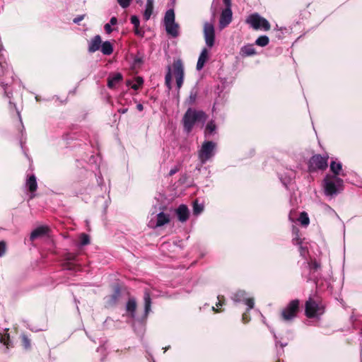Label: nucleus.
<instances>
[{
  "label": "nucleus",
  "instance_id": "1",
  "mask_svg": "<svg viewBox=\"0 0 362 362\" xmlns=\"http://www.w3.org/2000/svg\"><path fill=\"white\" fill-rule=\"evenodd\" d=\"M206 115L202 110H197L189 108L184 115L182 122L185 130L189 133L197 122H202L203 124L206 120Z\"/></svg>",
  "mask_w": 362,
  "mask_h": 362
},
{
  "label": "nucleus",
  "instance_id": "2",
  "mask_svg": "<svg viewBox=\"0 0 362 362\" xmlns=\"http://www.w3.org/2000/svg\"><path fill=\"white\" fill-rule=\"evenodd\" d=\"M324 188L326 195L337 194L343 189V180L337 176L327 175L324 180Z\"/></svg>",
  "mask_w": 362,
  "mask_h": 362
},
{
  "label": "nucleus",
  "instance_id": "3",
  "mask_svg": "<svg viewBox=\"0 0 362 362\" xmlns=\"http://www.w3.org/2000/svg\"><path fill=\"white\" fill-rule=\"evenodd\" d=\"M216 143L211 141H204L198 151V157L202 164L206 163L215 154Z\"/></svg>",
  "mask_w": 362,
  "mask_h": 362
},
{
  "label": "nucleus",
  "instance_id": "4",
  "mask_svg": "<svg viewBox=\"0 0 362 362\" xmlns=\"http://www.w3.org/2000/svg\"><path fill=\"white\" fill-rule=\"evenodd\" d=\"M246 23L255 30L267 31L271 28L269 21L258 13L250 15L246 19Z\"/></svg>",
  "mask_w": 362,
  "mask_h": 362
},
{
  "label": "nucleus",
  "instance_id": "5",
  "mask_svg": "<svg viewBox=\"0 0 362 362\" xmlns=\"http://www.w3.org/2000/svg\"><path fill=\"white\" fill-rule=\"evenodd\" d=\"M329 156L327 155L321 156L316 154L313 156L308 163L309 171L313 172L317 170H324L328 166Z\"/></svg>",
  "mask_w": 362,
  "mask_h": 362
},
{
  "label": "nucleus",
  "instance_id": "6",
  "mask_svg": "<svg viewBox=\"0 0 362 362\" xmlns=\"http://www.w3.org/2000/svg\"><path fill=\"white\" fill-rule=\"evenodd\" d=\"M305 313L308 317H314L324 313V306L320 303L310 298L305 303Z\"/></svg>",
  "mask_w": 362,
  "mask_h": 362
},
{
  "label": "nucleus",
  "instance_id": "7",
  "mask_svg": "<svg viewBox=\"0 0 362 362\" xmlns=\"http://www.w3.org/2000/svg\"><path fill=\"white\" fill-rule=\"evenodd\" d=\"M299 300L297 299L292 300L282 310L281 317L285 321H290L293 320L299 310Z\"/></svg>",
  "mask_w": 362,
  "mask_h": 362
},
{
  "label": "nucleus",
  "instance_id": "8",
  "mask_svg": "<svg viewBox=\"0 0 362 362\" xmlns=\"http://www.w3.org/2000/svg\"><path fill=\"white\" fill-rule=\"evenodd\" d=\"M204 37L206 46L211 48L215 42V30L213 23L209 22L204 23Z\"/></svg>",
  "mask_w": 362,
  "mask_h": 362
},
{
  "label": "nucleus",
  "instance_id": "9",
  "mask_svg": "<svg viewBox=\"0 0 362 362\" xmlns=\"http://www.w3.org/2000/svg\"><path fill=\"white\" fill-rule=\"evenodd\" d=\"M173 74L176 78L177 89H180L184 81V67L181 60L174 62L173 64Z\"/></svg>",
  "mask_w": 362,
  "mask_h": 362
},
{
  "label": "nucleus",
  "instance_id": "10",
  "mask_svg": "<svg viewBox=\"0 0 362 362\" xmlns=\"http://www.w3.org/2000/svg\"><path fill=\"white\" fill-rule=\"evenodd\" d=\"M232 299L235 303H244L247 306V310H251L254 307V299L252 298H247L246 293L243 291H238L235 293Z\"/></svg>",
  "mask_w": 362,
  "mask_h": 362
},
{
  "label": "nucleus",
  "instance_id": "11",
  "mask_svg": "<svg viewBox=\"0 0 362 362\" xmlns=\"http://www.w3.org/2000/svg\"><path fill=\"white\" fill-rule=\"evenodd\" d=\"M233 13L230 8H226L221 13L219 20V28L223 29L228 26L232 21Z\"/></svg>",
  "mask_w": 362,
  "mask_h": 362
},
{
  "label": "nucleus",
  "instance_id": "12",
  "mask_svg": "<svg viewBox=\"0 0 362 362\" xmlns=\"http://www.w3.org/2000/svg\"><path fill=\"white\" fill-rule=\"evenodd\" d=\"M170 221V215L168 214H165L163 212H160L157 214V219L156 223L153 222V221H150L148 226L153 228L161 227L167 223H168Z\"/></svg>",
  "mask_w": 362,
  "mask_h": 362
},
{
  "label": "nucleus",
  "instance_id": "13",
  "mask_svg": "<svg viewBox=\"0 0 362 362\" xmlns=\"http://www.w3.org/2000/svg\"><path fill=\"white\" fill-rule=\"evenodd\" d=\"M176 215L180 221L184 223L189 218V209L185 204L180 205L175 210Z\"/></svg>",
  "mask_w": 362,
  "mask_h": 362
},
{
  "label": "nucleus",
  "instance_id": "14",
  "mask_svg": "<svg viewBox=\"0 0 362 362\" xmlns=\"http://www.w3.org/2000/svg\"><path fill=\"white\" fill-rule=\"evenodd\" d=\"M102 40L99 35L94 36L88 42V52L93 53L98 51L101 46Z\"/></svg>",
  "mask_w": 362,
  "mask_h": 362
},
{
  "label": "nucleus",
  "instance_id": "15",
  "mask_svg": "<svg viewBox=\"0 0 362 362\" xmlns=\"http://www.w3.org/2000/svg\"><path fill=\"white\" fill-rule=\"evenodd\" d=\"M209 57V54L208 49L206 48H204L201 52V54L199 57V59H198V61L197 63V69L198 71H200L203 69L205 63L208 61Z\"/></svg>",
  "mask_w": 362,
  "mask_h": 362
},
{
  "label": "nucleus",
  "instance_id": "16",
  "mask_svg": "<svg viewBox=\"0 0 362 362\" xmlns=\"http://www.w3.org/2000/svg\"><path fill=\"white\" fill-rule=\"evenodd\" d=\"M122 75L120 73H115L107 78V86L110 88H115L116 86L122 81Z\"/></svg>",
  "mask_w": 362,
  "mask_h": 362
},
{
  "label": "nucleus",
  "instance_id": "17",
  "mask_svg": "<svg viewBox=\"0 0 362 362\" xmlns=\"http://www.w3.org/2000/svg\"><path fill=\"white\" fill-rule=\"evenodd\" d=\"M165 27V30L168 35H170L173 37H177L179 33V25L175 22L172 23H166L164 24Z\"/></svg>",
  "mask_w": 362,
  "mask_h": 362
},
{
  "label": "nucleus",
  "instance_id": "18",
  "mask_svg": "<svg viewBox=\"0 0 362 362\" xmlns=\"http://www.w3.org/2000/svg\"><path fill=\"white\" fill-rule=\"evenodd\" d=\"M144 312H145V315H147L149 313V312L151 311V294L148 289H146L144 291Z\"/></svg>",
  "mask_w": 362,
  "mask_h": 362
},
{
  "label": "nucleus",
  "instance_id": "19",
  "mask_svg": "<svg viewBox=\"0 0 362 362\" xmlns=\"http://www.w3.org/2000/svg\"><path fill=\"white\" fill-rule=\"evenodd\" d=\"M153 10V0H147L145 10L144 12V18L146 21H148L152 15Z\"/></svg>",
  "mask_w": 362,
  "mask_h": 362
},
{
  "label": "nucleus",
  "instance_id": "20",
  "mask_svg": "<svg viewBox=\"0 0 362 362\" xmlns=\"http://www.w3.org/2000/svg\"><path fill=\"white\" fill-rule=\"evenodd\" d=\"M47 232V228L45 226H40L35 230H33V232L30 234V240H34L36 238L44 235Z\"/></svg>",
  "mask_w": 362,
  "mask_h": 362
},
{
  "label": "nucleus",
  "instance_id": "21",
  "mask_svg": "<svg viewBox=\"0 0 362 362\" xmlns=\"http://www.w3.org/2000/svg\"><path fill=\"white\" fill-rule=\"evenodd\" d=\"M26 187L28 188L30 192H34L37 190V184L36 177L34 175H32L28 177L26 180Z\"/></svg>",
  "mask_w": 362,
  "mask_h": 362
},
{
  "label": "nucleus",
  "instance_id": "22",
  "mask_svg": "<svg viewBox=\"0 0 362 362\" xmlns=\"http://www.w3.org/2000/svg\"><path fill=\"white\" fill-rule=\"evenodd\" d=\"M136 301L135 298H129L126 305V310L130 313L131 317L135 316V311L136 309Z\"/></svg>",
  "mask_w": 362,
  "mask_h": 362
},
{
  "label": "nucleus",
  "instance_id": "23",
  "mask_svg": "<svg viewBox=\"0 0 362 362\" xmlns=\"http://www.w3.org/2000/svg\"><path fill=\"white\" fill-rule=\"evenodd\" d=\"M255 54V49L254 48L252 45H245L240 49V54L243 57L252 56Z\"/></svg>",
  "mask_w": 362,
  "mask_h": 362
},
{
  "label": "nucleus",
  "instance_id": "24",
  "mask_svg": "<svg viewBox=\"0 0 362 362\" xmlns=\"http://www.w3.org/2000/svg\"><path fill=\"white\" fill-rule=\"evenodd\" d=\"M144 83V80L141 77L138 76L134 81H127V85L131 86V88L135 90L139 89Z\"/></svg>",
  "mask_w": 362,
  "mask_h": 362
},
{
  "label": "nucleus",
  "instance_id": "25",
  "mask_svg": "<svg viewBox=\"0 0 362 362\" xmlns=\"http://www.w3.org/2000/svg\"><path fill=\"white\" fill-rule=\"evenodd\" d=\"M100 50L105 55H110L113 52V46L110 41L101 43Z\"/></svg>",
  "mask_w": 362,
  "mask_h": 362
},
{
  "label": "nucleus",
  "instance_id": "26",
  "mask_svg": "<svg viewBox=\"0 0 362 362\" xmlns=\"http://www.w3.org/2000/svg\"><path fill=\"white\" fill-rule=\"evenodd\" d=\"M175 22V12L173 9H169L166 11L164 17V24L172 23Z\"/></svg>",
  "mask_w": 362,
  "mask_h": 362
},
{
  "label": "nucleus",
  "instance_id": "27",
  "mask_svg": "<svg viewBox=\"0 0 362 362\" xmlns=\"http://www.w3.org/2000/svg\"><path fill=\"white\" fill-rule=\"evenodd\" d=\"M330 169L332 172L334 174V176H337L339 175V173L342 169V165L340 163L332 161L330 164Z\"/></svg>",
  "mask_w": 362,
  "mask_h": 362
},
{
  "label": "nucleus",
  "instance_id": "28",
  "mask_svg": "<svg viewBox=\"0 0 362 362\" xmlns=\"http://www.w3.org/2000/svg\"><path fill=\"white\" fill-rule=\"evenodd\" d=\"M269 37L266 35L259 37L255 41L256 45L260 47H265L269 44Z\"/></svg>",
  "mask_w": 362,
  "mask_h": 362
},
{
  "label": "nucleus",
  "instance_id": "29",
  "mask_svg": "<svg viewBox=\"0 0 362 362\" xmlns=\"http://www.w3.org/2000/svg\"><path fill=\"white\" fill-rule=\"evenodd\" d=\"M298 221L302 226H307L310 223L309 217L305 212H301Z\"/></svg>",
  "mask_w": 362,
  "mask_h": 362
},
{
  "label": "nucleus",
  "instance_id": "30",
  "mask_svg": "<svg viewBox=\"0 0 362 362\" xmlns=\"http://www.w3.org/2000/svg\"><path fill=\"white\" fill-rule=\"evenodd\" d=\"M216 126L214 121H210L206 126L205 135L211 134L216 131Z\"/></svg>",
  "mask_w": 362,
  "mask_h": 362
},
{
  "label": "nucleus",
  "instance_id": "31",
  "mask_svg": "<svg viewBox=\"0 0 362 362\" xmlns=\"http://www.w3.org/2000/svg\"><path fill=\"white\" fill-rule=\"evenodd\" d=\"M165 85L168 86L169 89L171 88V81H172V73H171V67L170 66H168V72L165 77Z\"/></svg>",
  "mask_w": 362,
  "mask_h": 362
},
{
  "label": "nucleus",
  "instance_id": "32",
  "mask_svg": "<svg viewBox=\"0 0 362 362\" xmlns=\"http://www.w3.org/2000/svg\"><path fill=\"white\" fill-rule=\"evenodd\" d=\"M204 209V206L202 204H199L197 203V202H195L193 205V211L194 214H200Z\"/></svg>",
  "mask_w": 362,
  "mask_h": 362
},
{
  "label": "nucleus",
  "instance_id": "33",
  "mask_svg": "<svg viewBox=\"0 0 362 362\" xmlns=\"http://www.w3.org/2000/svg\"><path fill=\"white\" fill-rule=\"evenodd\" d=\"M90 243L89 236L85 233L81 235V244L82 245H88Z\"/></svg>",
  "mask_w": 362,
  "mask_h": 362
},
{
  "label": "nucleus",
  "instance_id": "34",
  "mask_svg": "<svg viewBox=\"0 0 362 362\" xmlns=\"http://www.w3.org/2000/svg\"><path fill=\"white\" fill-rule=\"evenodd\" d=\"M132 1V0H117V2L121 7L126 8L130 5Z\"/></svg>",
  "mask_w": 362,
  "mask_h": 362
},
{
  "label": "nucleus",
  "instance_id": "35",
  "mask_svg": "<svg viewBox=\"0 0 362 362\" xmlns=\"http://www.w3.org/2000/svg\"><path fill=\"white\" fill-rule=\"evenodd\" d=\"M131 23L134 25V27H139L140 21L136 16H132L130 18Z\"/></svg>",
  "mask_w": 362,
  "mask_h": 362
},
{
  "label": "nucleus",
  "instance_id": "36",
  "mask_svg": "<svg viewBox=\"0 0 362 362\" xmlns=\"http://www.w3.org/2000/svg\"><path fill=\"white\" fill-rule=\"evenodd\" d=\"M22 340H23V346L27 349H29L30 347V339L26 336L23 335L22 337Z\"/></svg>",
  "mask_w": 362,
  "mask_h": 362
},
{
  "label": "nucleus",
  "instance_id": "37",
  "mask_svg": "<svg viewBox=\"0 0 362 362\" xmlns=\"http://www.w3.org/2000/svg\"><path fill=\"white\" fill-rule=\"evenodd\" d=\"M6 252V243L4 241H0V257L4 255Z\"/></svg>",
  "mask_w": 362,
  "mask_h": 362
},
{
  "label": "nucleus",
  "instance_id": "38",
  "mask_svg": "<svg viewBox=\"0 0 362 362\" xmlns=\"http://www.w3.org/2000/svg\"><path fill=\"white\" fill-rule=\"evenodd\" d=\"M134 33L138 36L143 37L144 35V31L142 30L139 27H134Z\"/></svg>",
  "mask_w": 362,
  "mask_h": 362
},
{
  "label": "nucleus",
  "instance_id": "39",
  "mask_svg": "<svg viewBox=\"0 0 362 362\" xmlns=\"http://www.w3.org/2000/svg\"><path fill=\"white\" fill-rule=\"evenodd\" d=\"M0 341L8 347L9 337H1Z\"/></svg>",
  "mask_w": 362,
  "mask_h": 362
},
{
  "label": "nucleus",
  "instance_id": "40",
  "mask_svg": "<svg viewBox=\"0 0 362 362\" xmlns=\"http://www.w3.org/2000/svg\"><path fill=\"white\" fill-rule=\"evenodd\" d=\"M196 98H197V94L191 93V94L189 97V103L190 105L193 104L195 102Z\"/></svg>",
  "mask_w": 362,
  "mask_h": 362
},
{
  "label": "nucleus",
  "instance_id": "41",
  "mask_svg": "<svg viewBox=\"0 0 362 362\" xmlns=\"http://www.w3.org/2000/svg\"><path fill=\"white\" fill-rule=\"evenodd\" d=\"M112 25L110 23H107L105 25V30L107 34H110L112 32Z\"/></svg>",
  "mask_w": 362,
  "mask_h": 362
},
{
  "label": "nucleus",
  "instance_id": "42",
  "mask_svg": "<svg viewBox=\"0 0 362 362\" xmlns=\"http://www.w3.org/2000/svg\"><path fill=\"white\" fill-rule=\"evenodd\" d=\"M84 18V15H81V16H77L76 18H75L74 19V23H79V22H81L83 19Z\"/></svg>",
  "mask_w": 362,
  "mask_h": 362
},
{
  "label": "nucleus",
  "instance_id": "43",
  "mask_svg": "<svg viewBox=\"0 0 362 362\" xmlns=\"http://www.w3.org/2000/svg\"><path fill=\"white\" fill-rule=\"evenodd\" d=\"M179 170V168L177 167H175L172 168L169 172V175L172 176L174 174H175Z\"/></svg>",
  "mask_w": 362,
  "mask_h": 362
},
{
  "label": "nucleus",
  "instance_id": "44",
  "mask_svg": "<svg viewBox=\"0 0 362 362\" xmlns=\"http://www.w3.org/2000/svg\"><path fill=\"white\" fill-rule=\"evenodd\" d=\"M224 4L226 5V8H231V0H223Z\"/></svg>",
  "mask_w": 362,
  "mask_h": 362
},
{
  "label": "nucleus",
  "instance_id": "45",
  "mask_svg": "<svg viewBox=\"0 0 362 362\" xmlns=\"http://www.w3.org/2000/svg\"><path fill=\"white\" fill-rule=\"evenodd\" d=\"M117 18L116 17H112L110 21V24L111 25H114L117 24Z\"/></svg>",
  "mask_w": 362,
  "mask_h": 362
},
{
  "label": "nucleus",
  "instance_id": "46",
  "mask_svg": "<svg viewBox=\"0 0 362 362\" xmlns=\"http://www.w3.org/2000/svg\"><path fill=\"white\" fill-rule=\"evenodd\" d=\"M218 303L216 304V306L218 307V306H221L223 305V296H218Z\"/></svg>",
  "mask_w": 362,
  "mask_h": 362
},
{
  "label": "nucleus",
  "instance_id": "47",
  "mask_svg": "<svg viewBox=\"0 0 362 362\" xmlns=\"http://www.w3.org/2000/svg\"><path fill=\"white\" fill-rule=\"evenodd\" d=\"M75 258V255L73 254H69L66 257L67 260H74Z\"/></svg>",
  "mask_w": 362,
  "mask_h": 362
},
{
  "label": "nucleus",
  "instance_id": "48",
  "mask_svg": "<svg viewBox=\"0 0 362 362\" xmlns=\"http://www.w3.org/2000/svg\"><path fill=\"white\" fill-rule=\"evenodd\" d=\"M136 108H137V110H138L139 111H142V110H144V106H143V105H142V104L139 103V104H137V105H136Z\"/></svg>",
  "mask_w": 362,
  "mask_h": 362
},
{
  "label": "nucleus",
  "instance_id": "49",
  "mask_svg": "<svg viewBox=\"0 0 362 362\" xmlns=\"http://www.w3.org/2000/svg\"><path fill=\"white\" fill-rule=\"evenodd\" d=\"M128 111L127 108H122L118 110L120 114H125Z\"/></svg>",
  "mask_w": 362,
  "mask_h": 362
},
{
  "label": "nucleus",
  "instance_id": "50",
  "mask_svg": "<svg viewBox=\"0 0 362 362\" xmlns=\"http://www.w3.org/2000/svg\"><path fill=\"white\" fill-rule=\"evenodd\" d=\"M276 362H281V361L278 360Z\"/></svg>",
  "mask_w": 362,
  "mask_h": 362
}]
</instances>
